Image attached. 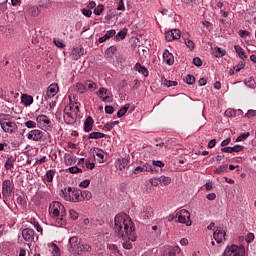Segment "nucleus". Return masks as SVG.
Wrapping results in <instances>:
<instances>
[{
  "label": "nucleus",
  "mask_w": 256,
  "mask_h": 256,
  "mask_svg": "<svg viewBox=\"0 0 256 256\" xmlns=\"http://www.w3.org/2000/svg\"><path fill=\"white\" fill-rule=\"evenodd\" d=\"M75 91H77V93L83 94L87 91V86H85V84L78 82L75 85Z\"/></svg>",
  "instance_id": "f704fd0d"
},
{
  "label": "nucleus",
  "mask_w": 256,
  "mask_h": 256,
  "mask_svg": "<svg viewBox=\"0 0 256 256\" xmlns=\"http://www.w3.org/2000/svg\"><path fill=\"white\" fill-rule=\"evenodd\" d=\"M176 217H178V223H185L187 227L191 226V214L189 211L182 209L176 213Z\"/></svg>",
  "instance_id": "0eeeda50"
},
{
  "label": "nucleus",
  "mask_w": 256,
  "mask_h": 256,
  "mask_svg": "<svg viewBox=\"0 0 256 256\" xmlns=\"http://www.w3.org/2000/svg\"><path fill=\"white\" fill-rule=\"evenodd\" d=\"M243 149H245L244 146L235 145L234 147H232V153H241V151H243Z\"/></svg>",
  "instance_id": "4d7b16f0"
},
{
  "label": "nucleus",
  "mask_w": 256,
  "mask_h": 256,
  "mask_svg": "<svg viewBox=\"0 0 256 256\" xmlns=\"http://www.w3.org/2000/svg\"><path fill=\"white\" fill-rule=\"evenodd\" d=\"M43 137H45V132L38 129L31 130L27 134V139L36 142L43 141Z\"/></svg>",
  "instance_id": "9d476101"
},
{
  "label": "nucleus",
  "mask_w": 256,
  "mask_h": 256,
  "mask_svg": "<svg viewBox=\"0 0 256 256\" xmlns=\"http://www.w3.org/2000/svg\"><path fill=\"white\" fill-rule=\"evenodd\" d=\"M56 174H57V170L50 169L44 175L43 180L46 181V183H53V179H54Z\"/></svg>",
  "instance_id": "4be33fe9"
},
{
  "label": "nucleus",
  "mask_w": 256,
  "mask_h": 256,
  "mask_svg": "<svg viewBox=\"0 0 256 256\" xmlns=\"http://www.w3.org/2000/svg\"><path fill=\"white\" fill-rule=\"evenodd\" d=\"M22 103L25 105V107H29V105H33V96L23 94L22 95Z\"/></svg>",
  "instance_id": "cd10ccee"
},
{
  "label": "nucleus",
  "mask_w": 256,
  "mask_h": 256,
  "mask_svg": "<svg viewBox=\"0 0 256 256\" xmlns=\"http://www.w3.org/2000/svg\"><path fill=\"white\" fill-rule=\"evenodd\" d=\"M95 123V120L91 116L87 117L84 122V131L85 133H90V131H93V124Z\"/></svg>",
  "instance_id": "aec40b11"
},
{
  "label": "nucleus",
  "mask_w": 256,
  "mask_h": 256,
  "mask_svg": "<svg viewBox=\"0 0 256 256\" xmlns=\"http://www.w3.org/2000/svg\"><path fill=\"white\" fill-rule=\"evenodd\" d=\"M85 165H86L87 169H91V170L95 169V163H93V162H91L89 160L85 161Z\"/></svg>",
  "instance_id": "774afa93"
},
{
  "label": "nucleus",
  "mask_w": 256,
  "mask_h": 256,
  "mask_svg": "<svg viewBox=\"0 0 256 256\" xmlns=\"http://www.w3.org/2000/svg\"><path fill=\"white\" fill-rule=\"evenodd\" d=\"M166 41H177L181 39V31L179 29H172L165 34Z\"/></svg>",
  "instance_id": "4468645a"
},
{
  "label": "nucleus",
  "mask_w": 256,
  "mask_h": 256,
  "mask_svg": "<svg viewBox=\"0 0 256 256\" xmlns=\"http://www.w3.org/2000/svg\"><path fill=\"white\" fill-rule=\"evenodd\" d=\"M117 32L115 30H109L105 33L104 36L99 38V43H105V41H107V39H111V37H115V34Z\"/></svg>",
  "instance_id": "bb28decb"
},
{
  "label": "nucleus",
  "mask_w": 256,
  "mask_h": 256,
  "mask_svg": "<svg viewBox=\"0 0 256 256\" xmlns=\"http://www.w3.org/2000/svg\"><path fill=\"white\" fill-rule=\"evenodd\" d=\"M85 86L88 87V89H92L94 91V89H97V84L91 80H87L85 82Z\"/></svg>",
  "instance_id": "8fccbe9b"
},
{
  "label": "nucleus",
  "mask_w": 256,
  "mask_h": 256,
  "mask_svg": "<svg viewBox=\"0 0 256 256\" xmlns=\"http://www.w3.org/2000/svg\"><path fill=\"white\" fill-rule=\"evenodd\" d=\"M59 93V85L53 83L47 88L46 95L44 96V100L47 101V99H51L55 97Z\"/></svg>",
  "instance_id": "ddd939ff"
},
{
  "label": "nucleus",
  "mask_w": 256,
  "mask_h": 256,
  "mask_svg": "<svg viewBox=\"0 0 256 256\" xmlns=\"http://www.w3.org/2000/svg\"><path fill=\"white\" fill-rule=\"evenodd\" d=\"M115 232L118 233L119 237H122V247L124 249H133L131 241H136L135 237V224L131 220V217L127 214H117L114 218ZM128 239V240H127Z\"/></svg>",
  "instance_id": "f257e3e1"
},
{
  "label": "nucleus",
  "mask_w": 256,
  "mask_h": 256,
  "mask_svg": "<svg viewBox=\"0 0 256 256\" xmlns=\"http://www.w3.org/2000/svg\"><path fill=\"white\" fill-rule=\"evenodd\" d=\"M81 190L73 187H68L62 190V197L65 201H70L72 203H80L81 202Z\"/></svg>",
  "instance_id": "20e7f679"
},
{
  "label": "nucleus",
  "mask_w": 256,
  "mask_h": 256,
  "mask_svg": "<svg viewBox=\"0 0 256 256\" xmlns=\"http://www.w3.org/2000/svg\"><path fill=\"white\" fill-rule=\"evenodd\" d=\"M160 183H162L165 186L171 185V177L161 176L160 177Z\"/></svg>",
  "instance_id": "37998d69"
},
{
  "label": "nucleus",
  "mask_w": 256,
  "mask_h": 256,
  "mask_svg": "<svg viewBox=\"0 0 256 256\" xmlns=\"http://www.w3.org/2000/svg\"><path fill=\"white\" fill-rule=\"evenodd\" d=\"M163 60L166 62V65H173L175 63V56H173L169 50L163 52Z\"/></svg>",
  "instance_id": "6ab92c4d"
},
{
  "label": "nucleus",
  "mask_w": 256,
  "mask_h": 256,
  "mask_svg": "<svg viewBox=\"0 0 256 256\" xmlns=\"http://www.w3.org/2000/svg\"><path fill=\"white\" fill-rule=\"evenodd\" d=\"M224 256H245V246L232 244L225 249Z\"/></svg>",
  "instance_id": "39448f33"
},
{
  "label": "nucleus",
  "mask_w": 256,
  "mask_h": 256,
  "mask_svg": "<svg viewBox=\"0 0 256 256\" xmlns=\"http://www.w3.org/2000/svg\"><path fill=\"white\" fill-rule=\"evenodd\" d=\"M150 217H153V208H151L150 206L144 207L141 212V218L146 220L150 219Z\"/></svg>",
  "instance_id": "5701e85b"
},
{
  "label": "nucleus",
  "mask_w": 256,
  "mask_h": 256,
  "mask_svg": "<svg viewBox=\"0 0 256 256\" xmlns=\"http://www.w3.org/2000/svg\"><path fill=\"white\" fill-rule=\"evenodd\" d=\"M149 171L153 172V166L146 163L142 166H137L136 168H134L133 173H134V175H139V173H145V172H149Z\"/></svg>",
  "instance_id": "f3484780"
},
{
  "label": "nucleus",
  "mask_w": 256,
  "mask_h": 256,
  "mask_svg": "<svg viewBox=\"0 0 256 256\" xmlns=\"http://www.w3.org/2000/svg\"><path fill=\"white\" fill-rule=\"evenodd\" d=\"M244 83H245L246 87H250V89H254L255 85H256L255 79L253 77L246 79L244 81Z\"/></svg>",
  "instance_id": "58836bf2"
},
{
  "label": "nucleus",
  "mask_w": 256,
  "mask_h": 256,
  "mask_svg": "<svg viewBox=\"0 0 256 256\" xmlns=\"http://www.w3.org/2000/svg\"><path fill=\"white\" fill-rule=\"evenodd\" d=\"M184 81L187 85H193L195 83V76L188 74Z\"/></svg>",
  "instance_id": "a18cd8bd"
},
{
  "label": "nucleus",
  "mask_w": 256,
  "mask_h": 256,
  "mask_svg": "<svg viewBox=\"0 0 256 256\" xmlns=\"http://www.w3.org/2000/svg\"><path fill=\"white\" fill-rule=\"evenodd\" d=\"M32 225L35 227V229L38 231V233H43V227L35 220V218L31 219Z\"/></svg>",
  "instance_id": "ea45409f"
},
{
  "label": "nucleus",
  "mask_w": 256,
  "mask_h": 256,
  "mask_svg": "<svg viewBox=\"0 0 256 256\" xmlns=\"http://www.w3.org/2000/svg\"><path fill=\"white\" fill-rule=\"evenodd\" d=\"M134 69L141 75H144V77H149V70H147L145 66L141 65V63H136Z\"/></svg>",
  "instance_id": "a878e982"
},
{
  "label": "nucleus",
  "mask_w": 256,
  "mask_h": 256,
  "mask_svg": "<svg viewBox=\"0 0 256 256\" xmlns=\"http://www.w3.org/2000/svg\"><path fill=\"white\" fill-rule=\"evenodd\" d=\"M0 127L4 133H16L18 129L17 123L8 118L0 119Z\"/></svg>",
  "instance_id": "423d86ee"
},
{
  "label": "nucleus",
  "mask_w": 256,
  "mask_h": 256,
  "mask_svg": "<svg viewBox=\"0 0 256 256\" xmlns=\"http://www.w3.org/2000/svg\"><path fill=\"white\" fill-rule=\"evenodd\" d=\"M117 10L118 11H125V2H123V0H118Z\"/></svg>",
  "instance_id": "680f3d73"
},
{
  "label": "nucleus",
  "mask_w": 256,
  "mask_h": 256,
  "mask_svg": "<svg viewBox=\"0 0 256 256\" xmlns=\"http://www.w3.org/2000/svg\"><path fill=\"white\" fill-rule=\"evenodd\" d=\"M22 237L26 243H33L35 241V230L32 228H25L22 230Z\"/></svg>",
  "instance_id": "9b49d317"
},
{
  "label": "nucleus",
  "mask_w": 256,
  "mask_h": 256,
  "mask_svg": "<svg viewBox=\"0 0 256 256\" xmlns=\"http://www.w3.org/2000/svg\"><path fill=\"white\" fill-rule=\"evenodd\" d=\"M103 11H105V7L103 5H98L94 9V15H101V13H103Z\"/></svg>",
  "instance_id": "3c124183"
},
{
  "label": "nucleus",
  "mask_w": 256,
  "mask_h": 256,
  "mask_svg": "<svg viewBox=\"0 0 256 256\" xmlns=\"http://www.w3.org/2000/svg\"><path fill=\"white\" fill-rule=\"evenodd\" d=\"M250 135H251V133H249V132L241 134L240 136H238L236 138V143H239L241 141H245V139H247Z\"/></svg>",
  "instance_id": "c03bdc74"
},
{
  "label": "nucleus",
  "mask_w": 256,
  "mask_h": 256,
  "mask_svg": "<svg viewBox=\"0 0 256 256\" xmlns=\"http://www.w3.org/2000/svg\"><path fill=\"white\" fill-rule=\"evenodd\" d=\"M163 256H181V248L179 246L165 247Z\"/></svg>",
  "instance_id": "f8f14e48"
},
{
  "label": "nucleus",
  "mask_w": 256,
  "mask_h": 256,
  "mask_svg": "<svg viewBox=\"0 0 256 256\" xmlns=\"http://www.w3.org/2000/svg\"><path fill=\"white\" fill-rule=\"evenodd\" d=\"M246 243H253L255 241V234L248 233L245 238Z\"/></svg>",
  "instance_id": "864d4df0"
},
{
  "label": "nucleus",
  "mask_w": 256,
  "mask_h": 256,
  "mask_svg": "<svg viewBox=\"0 0 256 256\" xmlns=\"http://www.w3.org/2000/svg\"><path fill=\"white\" fill-rule=\"evenodd\" d=\"M85 55L84 47H76L72 50V57L75 61L81 59Z\"/></svg>",
  "instance_id": "a211bd4d"
},
{
  "label": "nucleus",
  "mask_w": 256,
  "mask_h": 256,
  "mask_svg": "<svg viewBox=\"0 0 256 256\" xmlns=\"http://www.w3.org/2000/svg\"><path fill=\"white\" fill-rule=\"evenodd\" d=\"M95 155L98 156V162L99 163H105V152L99 148H94Z\"/></svg>",
  "instance_id": "c85d7f7f"
},
{
  "label": "nucleus",
  "mask_w": 256,
  "mask_h": 256,
  "mask_svg": "<svg viewBox=\"0 0 256 256\" xmlns=\"http://www.w3.org/2000/svg\"><path fill=\"white\" fill-rule=\"evenodd\" d=\"M127 37V28L120 30L117 35L114 37L115 41H123Z\"/></svg>",
  "instance_id": "c756f323"
},
{
  "label": "nucleus",
  "mask_w": 256,
  "mask_h": 256,
  "mask_svg": "<svg viewBox=\"0 0 256 256\" xmlns=\"http://www.w3.org/2000/svg\"><path fill=\"white\" fill-rule=\"evenodd\" d=\"M93 197V194L88 190L80 191V201H89Z\"/></svg>",
  "instance_id": "7c9ffc66"
},
{
  "label": "nucleus",
  "mask_w": 256,
  "mask_h": 256,
  "mask_svg": "<svg viewBox=\"0 0 256 256\" xmlns=\"http://www.w3.org/2000/svg\"><path fill=\"white\" fill-rule=\"evenodd\" d=\"M53 5V2L51 0H40L38 3V7L41 9H49Z\"/></svg>",
  "instance_id": "2f4dec72"
},
{
  "label": "nucleus",
  "mask_w": 256,
  "mask_h": 256,
  "mask_svg": "<svg viewBox=\"0 0 256 256\" xmlns=\"http://www.w3.org/2000/svg\"><path fill=\"white\" fill-rule=\"evenodd\" d=\"M54 45H56V47H59V49H63V47H65V44H63V41L57 40V39H54Z\"/></svg>",
  "instance_id": "69168bd1"
},
{
  "label": "nucleus",
  "mask_w": 256,
  "mask_h": 256,
  "mask_svg": "<svg viewBox=\"0 0 256 256\" xmlns=\"http://www.w3.org/2000/svg\"><path fill=\"white\" fill-rule=\"evenodd\" d=\"M239 35L244 39V37H249V35H251V32L247 30H239Z\"/></svg>",
  "instance_id": "0e129e2a"
},
{
  "label": "nucleus",
  "mask_w": 256,
  "mask_h": 256,
  "mask_svg": "<svg viewBox=\"0 0 256 256\" xmlns=\"http://www.w3.org/2000/svg\"><path fill=\"white\" fill-rule=\"evenodd\" d=\"M69 216H70V219H73V221H77V219H79V214L77 213V211L73 209L69 210Z\"/></svg>",
  "instance_id": "49530a36"
},
{
  "label": "nucleus",
  "mask_w": 256,
  "mask_h": 256,
  "mask_svg": "<svg viewBox=\"0 0 256 256\" xmlns=\"http://www.w3.org/2000/svg\"><path fill=\"white\" fill-rule=\"evenodd\" d=\"M69 173H83V170L77 166H72L68 169Z\"/></svg>",
  "instance_id": "603ef678"
},
{
  "label": "nucleus",
  "mask_w": 256,
  "mask_h": 256,
  "mask_svg": "<svg viewBox=\"0 0 256 256\" xmlns=\"http://www.w3.org/2000/svg\"><path fill=\"white\" fill-rule=\"evenodd\" d=\"M162 84L164 85V87H176L177 81H171V80L164 79L162 81Z\"/></svg>",
  "instance_id": "a19ab883"
},
{
  "label": "nucleus",
  "mask_w": 256,
  "mask_h": 256,
  "mask_svg": "<svg viewBox=\"0 0 256 256\" xmlns=\"http://www.w3.org/2000/svg\"><path fill=\"white\" fill-rule=\"evenodd\" d=\"M16 201L18 205H27V200H25V196H18Z\"/></svg>",
  "instance_id": "13d9d810"
},
{
  "label": "nucleus",
  "mask_w": 256,
  "mask_h": 256,
  "mask_svg": "<svg viewBox=\"0 0 256 256\" xmlns=\"http://www.w3.org/2000/svg\"><path fill=\"white\" fill-rule=\"evenodd\" d=\"M129 107H131V104H126L124 107H122L118 112H117V117L121 118L129 111Z\"/></svg>",
  "instance_id": "e433bc0d"
},
{
  "label": "nucleus",
  "mask_w": 256,
  "mask_h": 256,
  "mask_svg": "<svg viewBox=\"0 0 256 256\" xmlns=\"http://www.w3.org/2000/svg\"><path fill=\"white\" fill-rule=\"evenodd\" d=\"M105 113H107L108 115H113V113H115V108H113V106H105Z\"/></svg>",
  "instance_id": "052dcab7"
},
{
  "label": "nucleus",
  "mask_w": 256,
  "mask_h": 256,
  "mask_svg": "<svg viewBox=\"0 0 256 256\" xmlns=\"http://www.w3.org/2000/svg\"><path fill=\"white\" fill-rule=\"evenodd\" d=\"M185 45L190 49V51L195 49V43L192 40H185Z\"/></svg>",
  "instance_id": "5fc2aeb1"
},
{
  "label": "nucleus",
  "mask_w": 256,
  "mask_h": 256,
  "mask_svg": "<svg viewBox=\"0 0 256 256\" xmlns=\"http://www.w3.org/2000/svg\"><path fill=\"white\" fill-rule=\"evenodd\" d=\"M49 213L56 219V226L63 227V225H67V220L65 219V215H67V210H65V206L60 202L54 201L49 206Z\"/></svg>",
  "instance_id": "f03ea898"
},
{
  "label": "nucleus",
  "mask_w": 256,
  "mask_h": 256,
  "mask_svg": "<svg viewBox=\"0 0 256 256\" xmlns=\"http://www.w3.org/2000/svg\"><path fill=\"white\" fill-rule=\"evenodd\" d=\"M13 193V186L11 184V180H4L2 183V195L3 200L9 199Z\"/></svg>",
  "instance_id": "6e6552de"
},
{
  "label": "nucleus",
  "mask_w": 256,
  "mask_h": 256,
  "mask_svg": "<svg viewBox=\"0 0 256 256\" xmlns=\"http://www.w3.org/2000/svg\"><path fill=\"white\" fill-rule=\"evenodd\" d=\"M225 235L226 233L223 231V228L221 227L217 228L213 233V237L216 243H223V240L225 241Z\"/></svg>",
  "instance_id": "dca6fc26"
},
{
  "label": "nucleus",
  "mask_w": 256,
  "mask_h": 256,
  "mask_svg": "<svg viewBox=\"0 0 256 256\" xmlns=\"http://www.w3.org/2000/svg\"><path fill=\"white\" fill-rule=\"evenodd\" d=\"M226 53L227 52L225 50H222L219 47H216L213 52L214 56L217 58L225 57Z\"/></svg>",
  "instance_id": "c9c22d12"
},
{
  "label": "nucleus",
  "mask_w": 256,
  "mask_h": 256,
  "mask_svg": "<svg viewBox=\"0 0 256 256\" xmlns=\"http://www.w3.org/2000/svg\"><path fill=\"white\" fill-rule=\"evenodd\" d=\"M109 249H110V251H114V253H118V255H121V253L119 252V248L117 247V245L111 244V245H109Z\"/></svg>",
  "instance_id": "338daca9"
},
{
  "label": "nucleus",
  "mask_w": 256,
  "mask_h": 256,
  "mask_svg": "<svg viewBox=\"0 0 256 256\" xmlns=\"http://www.w3.org/2000/svg\"><path fill=\"white\" fill-rule=\"evenodd\" d=\"M193 65H195L196 67H201V65H203V61L201 60V58L195 57L193 59Z\"/></svg>",
  "instance_id": "bf43d9fd"
},
{
  "label": "nucleus",
  "mask_w": 256,
  "mask_h": 256,
  "mask_svg": "<svg viewBox=\"0 0 256 256\" xmlns=\"http://www.w3.org/2000/svg\"><path fill=\"white\" fill-rule=\"evenodd\" d=\"M28 13L32 17H38V15H41V10L37 6H32L29 8Z\"/></svg>",
  "instance_id": "473e14b6"
},
{
  "label": "nucleus",
  "mask_w": 256,
  "mask_h": 256,
  "mask_svg": "<svg viewBox=\"0 0 256 256\" xmlns=\"http://www.w3.org/2000/svg\"><path fill=\"white\" fill-rule=\"evenodd\" d=\"M150 183L153 187H157L161 183V178H154L150 180Z\"/></svg>",
  "instance_id": "e2e57ef3"
},
{
  "label": "nucleus",
  "mask_w": 256,
  "mask_h": 256,
  "mask_svg": "<svg viewBox=\"0 0 256 256\" xmlns=\"http://www.w3.org/2000/svg\"><path fill=\"white\" fill-rule=\"evenodd\" d=\"M129 161H130L129 156L124 158H118L116 161V166L118 167L119 171H123L127 169V167H129Z\"/></svg>",
  "instance_id": "2eb2a0df"
},
{
  "label": "nucleus",
  "mask_w": 256,
  "mask_h": 256,
  "mask_svg": "<svg viewBox=\"0 0 256 256\" xmlns=\"http://www.w3.org/2000/svg\"><path fill=\"white\" fill-rule=\"evenodd\" d=\"M81 13L85 17H91V15H93V12L90 9H87V8H82Z\"/></svg>",
  "instance_id": "6e6d98bb"
},
{
  "label": "nucleus",
  "mask_w": 256,
  "mask_h": 256,
  "mask_svg": "<svg viewBox=\"0 0 256 256\" xmlns=\"http://www.w3.org/2000/svg\"><path fill=\"white\" fill-rule=\"evenodd\" d=\"M36 121L41 127H45V125H49L51 123V120L46 115H39L36 118Z\"/></svg>",
  "instance_id": "393cba45"
},
{
  "label": "nucleus",
  "mask_w": 256,
  "mask_h": 256,
  "mask_svg": "<svg viewBox=\"0 0 256 256\" xmlns=\"http://www.w3.org/2000/svg\"><path fill=\"white\" fill-rule=\"evenodd\" d=\"M103 137H105V133L92 132L89 134L88 139H103Z\"/></svg>",
  "instance_id": "4c0bfd02"
},
{
  "label": "nucleus",
  "mask_w": 256,
  "mask_h": 256,
  "mask_svg": "<svg viewBox=\"0 0 256 256\" xmlns=\"http://www.w3.org/2000/svg\"><path fill=\"white\" fill-rule=\"evenodd\" d=\"M74 107H75V104H72L69 106V109L67 106L64 109L63 117H64V121H65V123H67V125H73V123H75V121H76L75 116L71 112H69V111H73Z\"/></svg>",
  "instance_id": "1a4fd4ad"
},
{
  "label": "nucleus",
  "mask_w": 256,
  "mask_h": 256,
  "mask_svg": "<svg viewBox=\"0 0 256 256\" xmlns=\"http://www.w3.org/2000/svg\"><path fill=\"white\" fill-rule=\"evenodd\" d=\"M15 161H17V159L13 156H9L4 164V167L6 169V171H11L13 169H15Z\"/></svg>",
  "instance_id": "412c9836"
},
{
  "label": "nucleus",
  "mask_w": 256,
  "mask_h": 256,
  "mask_svg": "<svg viewBox=\"0 0 256 256\" xmlns=\"http://www.w3.org/2000/svg\"><path fill=\"white\" fill-rule=\"evenodd\" d=\"M52 256H61V251L59 250V246L53 244L52 246Z\"/></svg>",
  "instance_id": "09e8293b"
},
{
  "label": "nucleus",
  "mask_w": 256,
  "mask_h": 256,
  "mask_svg": "<svg viewBox=\"0 0 256 256\" xmlns=\"http://www.w3.org/2000/svg\"><path fill=\"white\" fill-rule=\"evenodd\" d=\"M225 171H227V165H221L214 171V173L216 175H221V173H225Z\"/></svg>",
  "instance_id": "de8ad7c7"
},
{
  "label": "nucleus",
  "mask_w": 256,
  "mask_h": 256,
  "mask_svg": "<svg viewBox=\"0 0 256 256\" xmlns=\"http://www.w3.org/2000/svg\"><path fill=\"white\" fill-rule=\"evenodd\" d=\"M24 125H25V127H27V129H35L37 127V122L28 120V121L24 122Z\"/></svg>",
  "instance_id": "79ce46f5"
},
{
  "label": "nucleus",
  "mask_w": 256,
  "mask_h": 256,
  "mask_svg": "<svg viewBox=\"0 0 256 256\" xmlns=\"http://www.w3.org/2000/svg\"><path fill=\"white\" fill-rule=\"evenodd\" d=\"M98 97H100L101 101L105 102L109 99V91L107 88L101 87L97 92Z\"/></svg>",
  "instance_id": "b1692460"
},
{
  "label": "nucleus",
  "mask_w": 256,
  "mask_h": 256,
  "mask_svg": "<svg viewBox=\"0 0 256 256\" xmlns=\"http://www.w3.org/2000/svg\"><path fill=\"white\" fill-rule=\"evenodd\" d=\"M67 251L74 256L83 255V253H91L93 248L89 244H81L77 236H72L68 240Z\"/></svg>",
  "instance_id": "7ed1b4c3"
},
{
  "label": "nucleus",
  "mask_w": 256,
  "mask_h": 256,
  "mask_svg": "<svg viewBox=\"0 0 256 256\" xmlns=\"http://www.w3.org/2000/svg\"><path fill=\"white\" fill-rule=\"evenodd\" d=\"M234 49H235L237 55H239L240 59H247V55H245V50H243V48H241V46L235 45Z\"/></svg>",
  "instance_id": "72a5a7b5"
}]
</instances>
